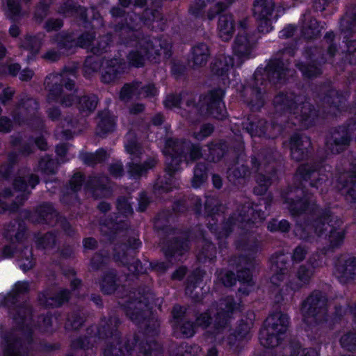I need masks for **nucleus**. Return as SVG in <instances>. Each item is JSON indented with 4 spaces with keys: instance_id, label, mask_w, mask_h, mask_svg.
<instances>
[{
    "instance_id": "38",
    "label": "nucleus",
    "mask_w": 356,
    "mask_h": 356,
    "mask_svg": "<svg viewBox=\"0 0 356 356\" xmlns=\"http://www.w3.org/2000/svg\"><path fill=\"white\" fill-rule=\"evenodd\" d=\"M218 277L226 286H231L236 282L234 274L228 270L221 271L219 273Z\"/></svg>"
},
{
    "instance_id": "24",
    "label": "nucleus",
    "mask_w": 356,
    "mask_h": 356,
    "mask_svg": "<svg viewBox=\"0 0 356 356\" xmlns=\"http://www.w3.org/2000/svg\"><path fill=\"white\" fill-rule=\"evenodd\" d=\"M346 179H349L348 181L345 184L340 182L337 188L343 194H346L353 200H356V175L344 174L340 177L341 181Z\"/></svg>"
},
{
    "instance_id": "57",
    "label": "nucleus",
    "mask_w": 356,
    "mask_h": 356,
    "mask_svg": "<svg viewBox=\"0 0 356 356\" xmlns=\"http://www.w3.org/2000/svg\"><path fill=\"white\" fill-rule=\"evenodd\" d=\"M295 27L292 25H289L280 32L279 36L281 38H288L293 35Z\"/></svg>"
},
{
    "instance_id": "35",
    "label": "nucleus",
    "mask_w": 356,
    "mask_h": 356,
    "mask_svg": "<svg viewBox=\"0 0 356 356\" xmlns=\"http://www.w3.org/2000/svg\"><path fill=\"white\" fill-rule=\"evenodd\" d=\"M205 166L202 164L197 165L194 170V177L192 181L193 186L199 187L205 180Z\"/></svg>"
},
{
    "instance_id": "54",
    "label": "nucleus",
    "mask_w": 356,
    "mask_h": 356,
    "mask_svg": "<svg viewBox=\"0 0 356 356\" xmlns=\"http://www.w3.org/2000/svg\"><path fill=\"white\" fill-rule=\"evenodd\" d=\"M106 154V153L104 150L100 149L97 152L95 155H93V154L90 155V156L92 159V161H91V162L88 161L87 163L88 164H92L95 163L101 162L102 161H103L105 159Z\"/></svg>"
},
{
    "instance_id": "58",
    "label": "nucleus",
    "mask_w": 356,
    "mask_h": 356,
    "mask_svg": "<svg viewBox=\"0 0 356 356\" xmlns=\"http://www.w3.org/2000/svg\"><path fill=\"white\" fill-rule=\"evenodd\" d=\"M63 25V23L59 19H51V20H49L47 22V24H46V29L47 31H53V30H56L60 27H61Z\"/></svg>"
},
{
    "instance_id": "26",
    "label": "nucleus",
    "mask_w": 356,
    "mask_h": 356,
    "mask_svg": "<svg viewBox=\"0 0 356 356\" xmlns=\"http://www.w3.org/2000/svg\"><path fill=\"white\" fill-rule=\"evenodd\" d=\"M67 299L68 293L66 291H62L56 298L52 297L49 293H42L39 296L40 303L47 307L58 306Z\"/></svg>"
},
{
    "instance_id": "13",
    "label": "nucleus",
    "mask_w": 356,
    "mask_h": 356,
    "mask_svg": "<svg viewBox=\"0 0 356 356\" xmlns=\"http://www.w3.org/2000/svg\"><path fill=\"white\" fill-rule=\"evenodd\" d=\"M62 86H56L54 88L50 90L49 99L53 97L56 100H60L61 104L65 106L72 105L74 102V92H72V87L74 83L71 80L65 81V73L61 75Z\"/></svg>"
},
{
    "instance_id": "50",
    "label": "nucleus",
    "mask_w": 356,
    "mask_h": 356,
    "mask_svg": "<svg viewBox=\"0 0 356 356\" xmlns=\"http://www.w3.org/2000/svg\"><path fill=\"white\" fill-rule=\"evenodd\" d=\"M212 131L213 127L211 125H204L201 128L200 132L198 134H195L194 136L197 140H202L205 137L210 135Z\"/></svg>"
},
{
    "instance_id": "41",
    "label": "nucleus",
    "mask_w": 356,
    "mask_h": 356,
    "mask_svg": "<svg viewBox=\"0 0 356 356\" xmlns=\"http://www.w3.org/2000/svg\"><path fill=\"white\" fill-rule=\"evenodd\" d=\"M117 207L119 212L124 216H128L132 213L131 204L125 198L120 199L118 202Z\"/></svg>"
},
{
    "instance_id": "42",
    "label": "nucleus",
    "mask_w": 356,
    "mask_h": 356,
    "mask_svg": "<svg viewBox=\"0 0 356 356\" xmlns=\"http://www.w3.org/2000/svg\"><path fill=\"white\" fill-rule=\"evenodd\" d=\"M19 11V6L14 0H7L6 12L9 17H13L17 15Z\"/></svg>"
},
{
    "instance_id": "27",
    "label": "nucleus",
    "mask_w": 356,
    "mask_h": 356,
    "mask_svg": "<svg viewBox=\"0 0 356 356\" xmlns=\"http://www.w3.org/2000/svg\"><path fill=\"white\" fill-rule=\"evenodd\" d=\"M192 54L194 64L200 66L206 63L209 56V49L207 44L201 43L193 48Z\"/></svg>"
},
{
    "instance_id": "33",
    "label": "nucleus",
    "mask_w": 356,
    "mask_h": 356,
    "mask_svg": "<svg viewBox=\"0 0 356 356\" xmlns=\"http://www.w3.org/2000/svg\"><path fill=\"white\" fill-rule=\"evenodd\" d=\"M339 133H334L333 135L334 143L329 144L330 145V148L331 151L334 153H338L343 149V147L346 146L349 140L350 136L353 134L350 133L348 136V133H346V136H342L341 139H339L338 136Z\"/></svg>"
},
{
    "instance_id": "47",
    "label": "nucleus",
    "mask_w": 356,
    "mask_h": 356,
    "mask_svg": "<svg viewBox=\"0 0 356 356\" xmlns=\"http://www.w3.org/2000/svg\"><path fill=\"white\" fill-rule=\"evenodd\" d=\"M307 254V250L302 246L297 247L293 254L292 259L294 262L302 261Z\"/></svg>"
},
{
    "instance_id": "14",
    "label": "nucleus",
    "mask_w": 356,
    "mask_h": 356,
    "mask_svg": "<svg viewBox=\"0 0 356 356\" xmlns=\"http://www.w3.org/2000/svg\"><path fill=\"white\" fill-rule=\"evenodd\" d=\"M224 96V92L221 89H218L211 92L206 98L205 102L207 104L208 110H209L211 115L220 120H222L226 117L227 111L225 108V104L222 102V98Z\"/></svg>"
},
{
    "instance_id": "8",
    "label": "nucleus",
    "mask_w": 356,
    "mask_h": 356,
    "mask_svg": "<svg viewBox=\"0 0 356 356\" xmlns=\"http://www.w3.org/2000/svg\"><path fill=\"white\" fill-rule=\"evenodd\" d=\"M86 72L101 70L102 81L110 83L115 80L122 69L121 64L117 59L105 60L101 64L95 58L88 57L85 62Z\"/></svg>"
},
{
    "instance_id": "39",
    "label": "nucleus",
    "mask_w": 356,
    "mask_h": 356,
    "mask_svg": "<svg viewBox=\"0 0 356 356\" xmlns=\"http://www.w3.org/2000/svg\"><path fill=\"white\" fill-rule=\"evenodd\" d=\"M305 76L312 77L321 73V70L314 64L307 66L298 65Z\"/></svg>"
},
{
    "instance_id": "61",
    "label": "nucleus",
    "mask_w": 356,
    "mask_h": 356,
    "mask_svg": "<svg viewBox=\"0 0 356 356\" xmlns=\"http://www.w3.org/2000/svg\"><path fill=\"white\" fill-rule=\"evenodd\" d=\"M13 95V90L11 88L5 89L0 96V101L2 103H6L7 101L11 99Z\"/></svg>"
},
{
    "instance_id": "17",
    "label": "nucleus",
    "mask_w": 356,
    "mask_h": 356,
    "mask_svg": "<svg viewBox=\"0 0 356 356\" xmlns=\"http://www.w3.org/2000/svg\"><path fill=\"white\" fill-rule=\"evenodd\" d=\"M38 181V177L32 175L24 177H19L15 179L14 182L15 193H19L16 196L17 198H20L19 202L26 197L30 190L33 189Z\"/></svg>"
},
{
    "instance_id": "43",
    "label": "nucleus",
    "mask_w": 356,
    "mask_h": 356,
    "mask_svg": "<svg viewBox=\"0 0 356 356\" xmlns=\"http://www.w3.org/2000/svg\"><path fill=\"white\" fill-rule=\"evenodd\" d=\"M102 290L106 293H111L115 290V281L113 276L105 277L102 282Z\"/></svg>"
},
{
    "instance_id": "2",
    "label": "nucleus",
    "mask_w": 356,
    "mask_h": 356,
    "mask_svg": "<svg viewBox=\"0 0 356 356\" xmlns=\"http://www.w3.org/2000/svg\"><path fill=\"white\" fill-rule=\"evenodd\" d=\"M341 220L337 216L325 212L315 220L308 229L318 237L328 236L331 245L335 248L340 245L344 238L345 233L343 229L341 227Z\"/></svg>"
},
{
    "instance_id": "1",
    "label": "nucleus",
    "mask_w": 356,
    "mask_h": 356,
    "mask_svg": "<svg viewBox=\"0 0 356 356\" xmlns=\"http://www.w3.org/2000/svg\"><path fill=\"white\" fill-rule=\"evenodd\" d=\"M246 26L247 20L243 19L238 26V32L233 47L234 58L222 56L212 63V72L220 77L223 85L229 84L230 75L235 76L233 66H239L251 56L254 40L248 38Z\"/></svg>"
},
{
    "instance_id": "7",
    "label": "nucleus",
    "mask_w": 356,
    "mask_h": 356,
    "mask_svg": "<svg viewBox=\"0 0 356 356\" xmlns=\"http://www.w3.org/2000/svg\"><path fill=\"white\" fill-rule=\"evenodd\" d=\"M126 151L131 156L132 163L129 164V172L132 176H140L146 172L149 169L152 168L156 163L154 158H150L145 161L143 165L137 162V158L141 154V149L138 146L136 140L129 134L127 136V140L124 145Z\"/></svg>"
},
{
    "instance_id": "29",
    "label": "nucleus",
    "mask_w": 356,
    "mask_h": 356,
    "mask_svg": "<svg viewBox=\"0 0 356 356\" xmlns=\"http://www.w3.org/2000/svg\"><path fill=\"white\" fill-rule=\"evenodd\" d=\"M264 218L265 217H264V213H261L257 210L254 209L252 208H250L248 207V210L247 211V216L245 213H244V214H243V216H240V219H236L234 220L233 218H232V219L230 220V224L234 225H238L239 226L240 223H242L243 222H245V221H250V220H251L253 223H256L259 220H262L263 219H264Z\"/></svg>"
},
{
    "instance_id": "52",
    "label": "nucleus",
    "mask_w": 356,
    "mask_h": 356,
    "mask_svg": "<svg viewBox=\"0 0 356 356\" xmlns=\"http://www.w3.org/2000/svg\"><path fill=\"white\" fill-rule=\"evenodd\" d=\"M200 156V149L197 146H192L189 155H185L184 157L187 163L193 161Z\"/></svg>"
},
{
    "instance_id": "44",
    "label": "nucleus",
    "mask_w": 356,
    "mask_h": 356,
    "mask_svg": "<svg viewBox=\"0 0 356 356\" xmlns=\"http://www.w3.org/2000/svg\"><path fill=\"white\" fill-rule=\"evenodd\" d=\"M341 344L345 348H350L351 345H356V336L353 334H348L341 338Z\"/></svg>"
},
{
    "instance_id": "34",
    "label": "nucleus",
    "mask_w": 356,
    "mask_h": 356,
    "mask_svg": "<svg viewBox=\"0 0 356 356\" xmlns=\"http://www.w3.org/2000/svg\"><path fill=\"white\" fill-rule=\"evenodd\" d=\"M199 1H202V3L198 6L200 7H203L207 6L209 3H214L215 6V13L209 14V18H213L216 13H218L220 11L224 10L227 6H228L234 0H198Z\"/></svg>"
},
{
    "instance_id": "11",
    "label": "nucleus",
    "mask_w": 356,
    "mask_h": 356,
    "mask_svg": "<svg viewBox=\"0 0 356 356\" xmlns=\"http://www.w3.org/2000/svg\"><path fill=\"white\" fill-rule=\"evenodd\" d=\"M181 146V143L173 140H169L166 142L163 154L166 156V170L170 176L179 170L178 165L183 157L182 152H179Z\"/></svg>"
},
{
    "instance_id": "59",
    "label": "nucleus",
    "mask_w": 356,
    "mask_h": 356,
    "mask_svg": "<svg viewBox=\"0 0 356 356\" xmlns=\"http://www.w3.org/2000/svg\"><path fill=\"white\" fill-rule=\"evenodd\" d=\"M29 284L27 282H18L15 284L14 290L16 293H21L28 291Z\"/></svg>"
},
{
    "instance_id": "20",
    "label": "nucleus",
    "mask_w": 356,
    "mask_h": 356,
    "mask_svg": "<svg viewBox=\"0 0 356 356\" xmlns=\"http://www.w3.org/2000/svg\"><path fill=\"white\" fill-rule=\"evenodd\" d=\"M108 36L106 37V41H97L93 35L89 33L81 35L78 40L80 47L86 48L94 54H99L106 49L108 44Z\"/></svg>"
},
{
    "instance_id": "4",
    "label": "nucleus",
    "mask_w": 356,
    "mask_h": 356,
    "mask_svg": "<svg viewBox=\"0 0 356 356\" xmlns=\"http://www.w3.org/2000/svg\"><path fill=\"white\" fill-rule=\"evenodd\" d=\"M131 45H136L139 47L140 50L136 51H131L128 56L129 63L136 67H140L143 65L144 61L147 57L149 58L153 56V53L161 55L164 54V57H167L168 55V50L166 47H162L161 42L159 40L154 39L152 41L147 40L146 39H142L140 40H131L127 42Z\"/></svg>"
},
{
    "instance_id": "5",
    "label": "nucleus",
    "mask_w": 356,
    "mask_h": 356,
    "mask_svg": "<svg viewBox=\"0 0 356 356\" xmlns=\"http://www.w3.org/2000/svg\"><path fill=\"white\" fill-rule=\"evenodd\" d=\"M274 103L276 106H284L289 110H293L296 118H298L302 126L305 127L310 126L314 120L316 112L308 102L296 106L291 97L280 95L275 98Z\"/></svg>"
},
{
    "instance_id": "23",
    "label": "nucleus",
    "mask_w": 356,
    "mask_h": 356,
    "mask_svg": "<svg viewBox=\"0 0 356 356\" xmlns=\"http://www.w3.org/2000/svg\"><path fill=\"white\" fill-rule=\"evenodd\" d=\"M4 356H25V350L21 341L15 337L4 339Z\"/></svg>"
},
{
    "instance_id": "31",
    "label": "nucleus",
    "mask_w": 356,
    "mask_h": 356,
    "mask_svg": "<svg viewBox=\"0 0 356 356\" xmlns=\"http://www.w3.org/2000/svg\"><path fill=\"white\" fill-rule=\"evenodd\" d=\"M238 278L242 284L239 289V291L244 294H248L253 286L252 279L250 270H245L239 272Z\"/></svg>"
},
{
    "instance_id": "21",
    "label": "nucleus",
    "mask_w": 356,
    "mask_h": 356,
    "mask_svg": "<svg viewBox=\"0 0 356 356\" xmlns=\"http://www.w3.org/2000/svg\"><path fill=\"white\" fill-rule=\"evenodd\" d=\"M272 266L271 271L273 275L270 278V282L273 284L278 286L284 277V271L286 270L284 266H285V256L280 254L275 257H272Z\"/></svg>"
},
{
    "instance_id": "12",
    "label": "nucleus",
    "mask_w": 356,
    "mask_h": 356,
    "mask_svg": "<svg viewBox=\"0 0 356 356\" xmlns=\"http://www.w3.org/2000/svg\"><path fill=\"white\" fill-rule=\"evenodd\" d=\"M312 275L310 269L306 268L305 266H300L298 269L295 277L290 282L289 284L285 286V289L281 290V298H277V301L279 302L281 299L285 297L292 296L293 293L299 290L303 286L306 285Z\"/></svg>"
},
{
    "instance_id": "15",
    "label": "nucleus",
    "mask_w": 356,
    "mask_h": 356,
    "mask_svg": "<svg viewBox=\"0 0 356 356\" xmlns=\"http://www.w3.org/2000/svg\"><path fill=\"white\" fill-rule=\"evenodd\" d=\"M220 307L221 311L218 312L214 323V327L216 330L215 337L218 335L221 330H225V325H227L229 318V313L234 312L235 309L232 298H227L222 300L220 303Z\"/></svg>"
},
{
    "instance_id": "18",
    "label": "nucleus",
    "mask_w": 356,
    "mask_h": 356,
    "mask_svg": "<svg viewBox=\"0 0 356 356\" xmlns=\"http://www.w3.org/2000/svg\"><path fill=\"white\" fill-rule=\"evenodd\" d=\"M286 203L288 204V209L293 214L302 213L306 211L320 214V211L317 209L310 197L305 196L302 199L298 200L295 202L293 200V194L291 193L290 196L286 199Z\"/></svg>"
},
{
    "instance_id": "60",
    "label": "nucleus",
    "mask_w": 356,
    "mask_h": 356,
    "mask_svg": "<svg viewBox=\"0 0 356 356\" xmlns=\"http://www.w3.org/2000/svg\"><path fill=\"white\" fill-rule=\"evenodd\" d=\"M11 127V122L9 119L0 118V131L8 132L10 131Z\"/></svg>"
},
{
    "instance_id": "3",
    "label": "nucleus",
    "mask_w": 356,
    "mask_h": 356,
    "mask_svg": "<svg viewBox=\"0 0 356 356\" xmlns=\"http://www.w3.org/2000/svg\"><path fill=\"white\" fill-rule=\"evenodd\" d=\"M289 318L286 314L276 312L268 316L265 322V327L261 330L259 341L266 348L277 346L287 330Z\"/></svg>"
},
{
    "instance_id": "56",
    "label": "nucleus",
    "mask_w": 356,
    "mask_h": 356,
    "mask_svg": "<svg viewBox=\"0 0 356 356\" xmlns=\"http://www.w3.org/2000/svg\"><path fill=\"white\" fill-rule=\"evenodd\" d=\"M257 182L260 186V188H254V193L258 195H261L264 191H266L268 186L269 185V180L268 179H259L257 180Z\"/></svg>"
},
{
    "instance_id": "36",
    "label": "nucleus",
    "mask_w": 356,
    "mask_h": 356,
    "mask_svg": "<svg viewBox=\"0 0 356 356\" xmlns=\"http://www.w3.org/2000/svg\"><path fill=\"white\" fill-rule=\"evenodd\" d=\"M21 47L30 51L32 54H35L40 49V40L35 37H26L22 42Z\"/></svg>"
},
{
    "instance_id": "53",
    "label": "nucleus",
    "mask_w": 356,
    "mask_h": 356,
    "mask_svg": "<svg viewBox=\"0 0 356 356\" xmlns=\"http://www.w3.org/2000/svg\"><path fill=\"white\" fill-rule=\"evenodd\" d=\"M157 94V90L152 85H148L141 88L140 95L143 97L155 96Z\"/></svg>"
},
{
    "instance_id": "40",
    "label": "nucleus",
    "mask_w": 356,
    "mask_h": 356,
    "mask_svg": "<svg viewBox=\"0 0 356 356\" xmlns=\"http://www.w3.org/2000/svg\"><path fill=\"white\" fill-rule=\"evenodd\" d=\"M24 255L26 256V258L21 259L19 261V266L21 269L24 271H26L29 269H31L33 266V261L31 258V252L29 250H26L24 252Z\"/></svg>"
},
{
    "instance_id": "37",
    "label": "nucleus",
    "mask_w": 356,
    "mask_h": 356,
    "mask_svg": "<svg viewBox=\"0 0 356 356\" xmlns=\"http://www.w3.org/2000/svg\"><path fill=\"white\" fill-rule=\"evenodd\" d=\"M312 168V167L309 165L308 164L301 165L300 167H299L298 170V175H299L305 180H307L308 178H310L311 177L315 178L316 175L317 174L318 175V172H316L315 170Z\"/></svg>"
},
{
    "instance_id": "48",
    "label": "nucleus",
    "mask_w": 356,
    "mask_h": 356,
    "mask_svg": "<svg viewBox=\"0 0 356 356\" xmlns=\"http://www.w3.org/2000/svg\"><path fill=\"white\" fill-rule=\"evenodd\" d=\"M82 181H83L82 175L80 173L75 174L70 180L71 188L74 191H78L81 186Z\"/></svg>"
},
{
    "instance_id": "55",
    "label": "nucleus",
    "mask_w": 356,
    "mask_h": 356,
    "mask_svg": "<svg viewBox=\"0 0 356 356\" xmlns=\"http://www.w3.org/2000/svg\"><path fill=\"white\" fill-rule=\"evenodd\" d=\"M45 208L47 209V211H41V215L44 220L49 222V220L53 216H56V213L51 205L47 204L46 205Z\"/></svg>"
},
{
    "instance_id": "10",
    "label": "nucleus",
    "mask_w": 356,
    "mask_h": 356,
    "mask_svg": "<svg viewBox=\"0 0 356 356\" xmlns=\"http://www.w3.org/2000/svg\"><path fill=\"white\" fill-rule=\"evenodd\" d=\"M333 273L341 283H346L356 277V257L341 255L335 262Z\"/></svg>"
},
{
    "instance_id": "62",
    "label": "nucleus",
    "mask_w": 356,
    "mask_h": 356,
    "mask_svg": "<svg viewBox=\"0 0 356 356\" xmlns=\"http://www.w3.org/2000/svg\"><path fill=\"white\" fill-rule=\"evenodd\" d=\"M121 350L117 349L115 347H108L104 350V356H122Z\"/></svg>"
},
{
    "instance_id": "45",
    "label": "nucleus",
    "mask_w": 356,
    "mask_h": 356,
    "mask_svg": "<svg viewBox=\"0 0 356 356\" xmlns=\"http://www.w3.org/2000/svg\"><path fill=\"white\" fill-rule=\"evenodd\" d=\"M138 88V86H124L120 92V98L122 99H126L129 98L134 92H135Z\"/></svg>"
},
{
    "instance_id": "64",
    "label": "nucleus",
    "mask_w": 356,
    "mask_h": 356,
    "mask_svg": "<svg viewBox=\"0 0 356 356\" xmlns=\"http://www.w3.org/2000/svg\"><path fill=\"white\" fill-rule=\"evenodd\" d=\"M348 51L353 56L350 58L352 62L356 60V40L351 41L348 46Z\"/></svg>"
},
{
    "instance_id": "28",
    "label": "nucleus",
    "mask_w": 356,
    "mask_h": 356,
    "mask_svg": "<svg viewBox=\"0 0 356 356\" xmlns=\"http://www.w3.org/2000/svg\"><path fill=\"white\" fill-rule=\"evenodd\" d=\"M285 356H318L316 351L313 349H302L299 343H293L284 347Z\"/></svg>"
},
{
    "instance_id": "6",
    "label": "nucleus",
    "mask_w": 356,
    "mask_h": 356,
    "mask_svg": "<svg viewBox=\"0 0 356 356\" xmlns=\"http://www.w3.org/2000/svg\"><path fill=\"white\" fill-rule=\"evenodd\" d=\"M326 299L320 291H314L304 301L301 307L304 321L307 323H316L321 320L325 313Z\"/></svg>"
},
{
    "instance_id": "51",
    "label": "nucleus",
    "mask_w": 356,
    "mask_h": 356,
    "mask_svg": "<svg viewBox=\"0 0 356 356\" xmlns=\"http://www.w3.org/2000/svg\"><path fill=\"white\" fill-rule=\"evenodd\" d=\"M17 312L19 316H14L13 319L17 323L19 322V320L26 319V318L29 316L31 314L30 309L25 307L18 308Z\"/></svg>"
},
{
    "instance_id": "32",
    "label": "nucleus",
    "mask_w": 356,
    "mask_h": 356,
    "mask_svg": "<svg viewBox=\"0 0 356 356\" xmlns=\"http://www.w3.org/2000/svg\"><path fill=\"white\" fill-rule=\"evenodd\" d=\"M97 104V97L95 95L83 97L79 102V109L86 115L95 110Z\"/></svg>"
},
{
    "instance_id": "9",
    "label": "nucleus",
    "mask_w": 356,
    "mask_h": 356,
    "mask_svg": "<svg viewBox=\"0 0 356 356\" xmlns=\"http://www.w3.org/2000/svg\"><path fill=\"white\" fill-rule=\"evenodd\" d=\"M274 8L273 0H256L254 4L253 13L259 21V31L261 33H268L273 29L272 12Z\"/></svg>"
},
{
    "instance_id": "25",
    "label": "nucleus",
    "mask_w": 356,
    "mask_h": 356,
    "mask_svg": "<svg viewBox=\"0 0 356 356\" xmlns=\"http://www.w3.org/2000/svg\"><path fill=\"white\" fill-rule=\"evenodd\" d=\"M304 25L302 26V35L308 39H312L321 31L322 28L315 19H312L309 15H304Z\"/></svg>"
},
{
    "instance_id": "22",
    "label": "nucleus",
    "mask_w": 356,
    "mask_h": 356,
    "mask_svg": "<svg viewBox=\"0 0 356 356\" xmlns=\"http://www.w3.org/2000/svg\"><path fill=\"white\" fill-rule=\"evenodd\" d=\"M266 72L270 81L275 83L285 79L286 72H290L282 61L277 60L271 61L266 67Z\"/></svg>"
},
{
    "instance_id": "46",
    "label": "nucleus",
    "mask_w": 356,
    "mask_h": 356,
    "mask_svg": "<svg viewBox=\"0 0 356 356\" xmlns=\"http://www.w3.org/2000/svg\"><path fill=\"white\" fill-rule=\"evenodd\" d=\"M180 103V98L179 96L175 95H170L167 96L164 101V105L167 108H172L177 106Z\"/></svg>"
},
{
    "instance_id": "30",
    "label": "nucleus",
    "mask_w": 356,
    "mask_h": 356,
    "mask_svg": "<svg viewBox=\"0 0 356 356\" xmlns=\"http://www.w3.org/2000/svg\"><path fill=\"white\" fill-rule=\"evenodd\" d=\"M100 120L98 122V128L103 133L112 131L115 128V118L108 112H105L99 115Z\"/></svg>"
},
{
    "instance_id": "19",
    "label": "nucleus",
    "mask_w": 356,
    "mask_h": 356,
    "mask_svg": "<svg viewBox=\"0 0 356 356\" xmlns=\"http://www.w3.org/2000/svg\"><path fill=\"white\" fill-rule=\"evenodd\" d=\"M235 30V21L231 14L222 15L219 17L218 31L220 38L223 40L232 38Z\"/></svg>"
},
{
    "instance_id": "63",
    "label": "nucleus",
    "mask_w": 356,
    "mask_h": 356,
    "mask_svg": "<svg viewBox=\"0 0 356 356\" xmlns=\"http://www.w3.org/2000/svg\"><path fill=\"white\" fill-rule=\"evenodd\" d=\"M71 12L76 16L79 15L82 20H86L87 16V10L84 8L79 7L76 8H73Z\"/></svg>"
},
{
    "instance_id": "49",
    "label": "nucleus",
    "mask_w": 356,
    "mask_h": 356,
    "mask_svg": "<svg viewBox=\"0 0 356 356\" xmlns=\"http://www.w3.org/2000/svg\"><path fill=\"white\" fill-rule=\"evenodd\" d=\"M180 330L184 336L191 337L195 332V326L190 323H186L180 327Z\"/></svg>"
},
{
    "instance_id": "16",
    "label": "nucleus",
    "mask_w": 356,
    "mask_h": 356,
    "mask_svg": "<svg viewBox=\"0 0 356 356\" xmlns=\"http://www.w3.org/2000/svg\"><path fill=\"white\" fill-rule=\"evenodd\" d=\"M310 140L305 136H300L294 135L290 140V149L291 156L294 160L300 161L303 159L310 147Z\"/></svg>"
}]
</instances>
